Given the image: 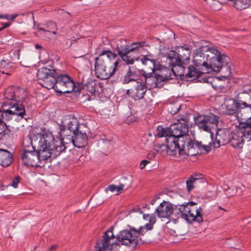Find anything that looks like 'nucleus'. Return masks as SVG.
I'll list each match as a JSON object with an SVG mask.
<instances>
[{"mask_svg": "<svg viewBox=\"0 0 251 251\" xmlns=\"http://www.w3.org/2000/svg\"><path fill=\"white\" fill-rule=\"evenodd\" d=\"M81 83L83 88L92 94H95L96 92H98L100 87V83H97L95 80L89 77V75H82Z\"/></svg>", "mask_w": 251, "mask_h": 251, "instance_id": "nucleus-27", "label": "nucleus"}, {"mask_svg": "<svg viewBox=\"0 0 251 251\" xmlns=\"http://www.w3.org/2000/svg\"><path fill=\"white\" fill-rule=\"evenodd\" d=\"M189 132V126L186 123H178L171 125L168 128H163L159 126L156 129V136L159 138L172 137L174 138L184 135Z\"/></svg>", "mask_w": 251, "mask_h": 251, "instance_id": "nucleus-8", "label": "nucleus"}, {"mask_svg": "<svg viewBox=\"0 0 251 251\" xmlns=\"http://www.w3.org/2000/svg\"><path fill=\"white\" fill-rule=\"evenodd\" d=\"M224 74V76L225 77H227L231 74V70L230 66L228 65V64L223 65L221 70Z\"/></svg>", "mask_w": 251, "mask_h": 251, "instance_id": "nucleus-42", "label": "nucleus"}, {"mask_svg": "<svg viewBox=\"0 0 251 251\" xmlns=\"http://www.w3.org/2000/svg\"><path fill=\"white\" fill-rule=\"evenodd\" d=\"M142 63L146 66L144 69L147 68V72H148V68L151 71V72H155V60H151L146 56H144L141 59Z\"/></svg>", "mask_w": 251, "mask_h": 251, "instance_id": "nucleus-37", "label": "nucleus"}, {"mask_svg": "<svg viewBox=\"0 0 251 251\" xmlns=\"http://www.w3.org/2000/svg\"><path fill=\"white\" fill-rule=\"evenodd\" d=\"M18 88L20 92L17 94H15L14 100L4 102L2 106L6 105V109H10V107L11 106L10 104H13L16 105L18 104L22 105L25 110V114L24 115V116L26 114V111L25 109V105L23 104V102L27 96V92L24 89Z\"/></svg>", "mask_w": 251, "mask_h": 251, "instance_id": "nucleus-29", "label": "nucleus"}, {"mask_svg": "<svg viewBox=\"0 0 251 251\" xmlns=\"http://www.w3.org/2000/svg\"><path fill=\"white\" fill-rule=\"evenodd\" d=\"M166 141L167 143L166 145L159 144L155 146L156 153H160L162 155L169 154L177 157L175 138L172 137H168L166 138Z\"/></svg>", "mask_w": 251, "mask_h": 251, "instance_id": "nucleus-16", "label": "nucleus"}, {"mask_svg": "<svg viewBox=\"0 0 251 251\" xmlns=\"http://www.w3.org/2000/svg\"><path fill=\"white\" fill-rule=\"evenodd\" d=\"M226 113L230 115H235L238 118V124L251 122V103L227 104Z\"/></svg>", "mask_w": 251, "mask_h": 251, "instance_id": "nucleus-7", "label": "nucleus"}, {"mask_svg": "<svg viewBox=\"0 0 251 251\" xmlns=\"http://www.w3.org/2000/svg\"><path fill=\"white\" fill-rule=\"evenodd\" d=\"M197 181V179L193 177L190 176L189 178L186 181V185L188 191H191L194 187V185L198 183Z\"/></svg>", "mask_w": 251, "mask_h": 251, "instance_id": "nucleus-41", "label": "nucleus"}, {"mask_svg": "<svg viewBox=\"0 0 251 251\" xmlns=\"http://www.w3.org/2000/svg\"><path fill=\"white\" fill-rule=\"evenodd\" d=\"M133 53H138V50L136 52H129L128 53L124 55V56H122L121 58L126 64H133L135 60H138V58L133 55Z\"/></svg>", "mask_w": 251, "mask_h": 251, "instance_id": "nucleus-39", "label": "nucleus"}, {"mask_svg": "<svg viewBox=\"0 0 251 251\" xmlns=\"http://www.w3.org/2000/svg\"><path fill=\"white\" fill-rule=\"evenodd\" d=\"M156 152H153L152 153H149L148 155H147V158H151L152 157H154V155L156 154Z\"/></svg>", "mask_w": 251, "mask_h": 251, "instance_id": "nucleus-52", "label": "nucleus"}, {"mask_svg": "<svg viewBox=\"0 0 251 251\" xmlns=\"http://www.w3.org/2000/svg\"><path fill=\"white\" fill-rule=\"evenodd\" d=\"M0 18L8 19V15H0Z\"/></svg>", "mask_w": 251, "mask_h": 251, "instance_id": "nucleus-55", "label": "nucleus"}, {"mask_svg": "<svg viewBox=\"0 0 251 251\" xmlns=\"http://www.w3.org/2000/svg\"><path fill=\"white\" fill-rule=\"evenodd\" d=\"M195 204L193 202L187 212L185 219L188 222L196 221L199 223H201L203 222L202 216V209L201 207H194Z\"/></svg>", "mask_w": 251, "mask_h": 251, "instance_id": "nucleus-23", "label": "nucleus"}, {"mask_svg": "<svg viewBox=\"0 0 251 251\" xmlns=\"http://www.w3.org/2000/svg\"><path fill=\"white\" fill-rule=\"evenodd\" d=\"M156 202V199H153L151 201V205H153L154 204V203H155Z\"/></svg>", "mask_w": 251, "mask_h": 251, "instance_id": "nucleus-57", "label": "nucleus"}, {"mask_svg": "<svg viewBox=\"0 0 251 251\" xmlns=\"http://www.w3.org/2000/svg\"><path fill=\"white\" fill-rule=\"evenodd\" d=\"M112 146L111 142L110 141H103L102 143V147L103 148V151H106L105 148H106L107 150H108L109 148H111Z\"/></svg>", "mask_w": 251, "mask_h": 251, "instance_id": "nucleus-46", "label": "nucleus"}, {"mask_svg": "<svg viewBox=\"0 0 251 251\" xmlns=\"http://www.w3.org/2000/svg\"><path fill=\"white\" fill-rule=\"evenodd\" d=\"M210 48L207 46H204L195 50L193 55V62L195 65L199 67L200 69H202L203 67H204L206 69L209 58L207 55L209 54Z\"/></svg>", "mask_w": 251, "mask_h": 251, "instance_id": "nucleus-15", "label": "nucleus"}, {"mask_svg": "<svg viewBox=\"0 0 251 251\" xmlns=\"http://www.w3.org/2000/svg\"><path fill=\"white\" fill-rule=\"evenodd\" d=\"M188 133V132L184 135H180L176 137L175 139L177 156L183 154H186L187 155H193V154L191 153L190 151L194 148L196 144L192 140Z\"/></svg>", "mask_w": 251, "mask_h": 251, "instance_id": "nucleus-12", "label": "nucleus"}, {"mask_svg": "<svg viewBox=\"0 0 251 251\" xmlns=\"http://www.w3.org/2000/svg\"><path fill=\"white\" fill-rule=\"evenodd\" d=\"M10 104V109H6V105L0 108V124L3 123V120L9 121L15 116L24 117L25 110L22 105Z\"/></svg>", "mask_w": 251, "mask_h": 251, "instance_id": "nucleus-14", "label": "nucleus"}, {"mask_svg": "<svg viewBox=\"0 0 251 251\" xmlns=\"http://www.w3.org/2000/svg\"><path fill=\"white\" fill-rule=\"evenodd\" d=\"M19 91L18 88L9 87L5 90L4 93V97L8 100H12L13 101L15 94H17L20 92Z\"/></svg>", "mask_w": 251, "mask_h": 251, "instance_id": "nucleus-36", "label": "nucleus"}, {"mask_svg": "<svg viewBox=\"0 0 251 251\" xmlns=\"http://www.w3.org/2000/svg\"><path fill=\"white\" fill-rule=\"evenodd\" d=\"M12 71V63L5 60L0 62V72L2 74L10 75Z\"/></svg>", "mask_w": 251, "mask_h": 251, "instance_id": "nucleus-35", "label": "nucleus"}, {"mask_svg": "<svg viewBox=\"0 0 251 251\" xmlns=\"http://www.w3.org/2000/svg\"><path fill=\"white\" fill-rule=\"evenodd\" d=\"M19 182V176H16L12 181V183L10 184V185L13 186L14 188H17Z\"/></svg>", "mask_w": 251, "mask_h": 251, "instance_id": "nucleus-47", "label": "nucleus"}, {"mask_svg": "<svg viewBox=\"0 0 251 251\" xmlns=\"http://www.w3.org/2000/svg\"><path fill=\"white\" fill-rule=\"evenodd\" d=\"M59 125L61 139L63 141L72 138V134L79 128V124L77 119L72 115L64 116Z\"/></svg>", "mask_w": 251, "mask_h": 251, "instance_id": "nucleus-5", "label": "nucleus"}, {"mask_svg": "<svg viewBox=\"0 0 251 251\" xmlns=\"http://www.w3.org/2000/svg\"><path fill=\"white\" fill-rule=\"evenodd\" d=\"M208 65L206 70L211 69L214 72L218 73L221 71L223 65L229 64L230 59L229 57L221 52L214 47L210 48Z\"/></svg>", "mask_w": 251, "mask_h": 251, "instance_id": "nucleus-6", "label": "nucleus"}, {"mask_svg": "<svg viewBox=\"0 0 251 251\" xmlns=\"http://www.w3.org/2000/svg\"><path fill=\"white\" fill-rule=\"evenodd\" d=\"M191 176L197 179V181L199 183L204 182L205 181L204 179L202 177V175L201 174H194L191 175Z\"/></svg>", "mask_w": 251, "mask_h": 251, "instance_id": "nucleus-45", "label": "nucleus"}, {"mask_svg": "<svg viewBox=\"0 0 251 251\" xmlns=\"http://www.w3.org/2000/svg\"><path fill=\"white\" fill-rule=\"evenodd\" d=\"M190 50L188 47L180 46L177 52L171 50L168 55V59L173 67L177 66L185 73L184 64H187L190 59Z\"/></svg>", "mask_w": 251, "mask_h": 251, "instance_id": "nucleus-4", "label": "nucleus"}, {"mask_svg": "<svg viewBox=\"0 0 251 251\" xmlns=\"http://www.w3.org/2000/svg\"><path fill=\"white\" fill-rule=\"evenodd\" d=\"M31 149V150H24V153L22 154V161L26 166L37 167L38 166L39 156L33 146Z\"/></svg>", "mask_w": 251, "mask_h": 251, "instance_id": "nucleus-19", "label": "nucleus"}, {"mask_svg": "<svg viewBox=\"0 0 251 251\" xmlns=\"http://www.w3.org/2000/svg\"><path fill=\"white\" fill-rule=\"evenodd\" d=\"M20 49L16 50L13 52V55L11 56L12 61H16L19 60L20 55Z\"/></svg>", "mask_w": 251, "mask_h": 251, "instance_id": "nucleus-44", "label": "nucleus"}, {"mask_svg": "<svg viewBox=\"0 0 251 251\" xmlns=\"http://www.w3.org/2000/svg\"><path fill=\"white\" fill-rule=\"evenodd\" d=\"M144 44L145 43L143 42H134L130 45H122L118 44L116 50L121 58L122 56H124V55L128 53L129 52H136L138 50L139 47L144 46Z\"/></svg>", "mask_w": 251, "mask_h": 251, "instance_id": "nucleus-24", "label": "nucleus"}, {"mask_svg": "<svg viewBox=\"0 0 251 251\" xmlns=\"http://www.w3.org/2000/svg\"><path fill=\"white\" fill-rule=\"evenodd\" d=\"M202 74V72L199 71L194 66L190 65L188 67L187 72L186 73L185 75L187 78L195 79L200 77Z\"/></svg>", "mask_w": 251, "mask_h": 251, "instance_id": "nucleus-34", "label": "nucleus"}, {"mask_svg": "<svg viewBox=\"0 0 251 251\" xmlns=\"http://www.w3.org/2000/svg\"><path fill=\"white\" fill-rule=\"evenodd\" d=\"M174 207L170 202L163 201L157 207L155 212L160 218H168L174 213Z\"/></svg>", "mask_w": 251, "mask_h": 251, "instance_id": "nucleus-26", "label": "nucleus"}, {"mask_svg": "<svg viewBox=\"0 0 251 251\" xmlns=\"http://www.w3.org/2000/svg\"><path fill=\"white\" fill-rule=\"evenodd\" d=\"M66 147H59L57 145V148H55L51 151L48 150V149H40L37 151L38 156H39V161L41 160H48L49 158H54L59 156L61 152L65 151Z\"/></svg>", "mask_w": 251, "mask_h": 251, "instance_id": "nucleus-21", "label": "nucleus"}, {"mask_svg": "<svg viewBox=\"0 0 251 251\" xmlns=\"http://www.w3.org/2000/svg\"><path fill=\"white\" fill-rule=\"evenodd\" d=\"M75 84L71 77L66 75L57 74L54 90L60 94L70 93L74 91Z\"/></svg>", "mask_w": 251, "mask_h": 251, "instance_id": "nucleus-13", "label": "nucleus"}, {"mask_svg": "<svg viewBox=\"0 0 251 251\" xmlns=\"http://www.w3.org/2000/svg\"><path fill=\"white\" fill-rule=\"evenodd\" d=\"M57 24L51 21L48 22L43 25V27H39L38 30L50 32L55 35L57 33Z\"/></svg>", "mask_w": 251, "mask_h": 251, "instance_id": "nucleus-33", "label": "nucleus"}, {"mask_svg": "<svg viewBox=\"0 0 251 251\" xmlns=\"http://www.w3.org/2000/svg\"><path fill=\"white\" fill-rule=\"evenodd\" d=\"M121 59L109 50H103L95 58V71L98 77L106 79L114 75L120 67Z\"/></svg>", "mask_w": 251, "mask_h": 251, "instance_id": "nucleus-2", "label": "nucleus"}, {"mask_svg": "<svg viewBox=\"0 0 251 251\" xmlns=\"http://www.w3.org/2000/svg\"><path fill=\"white\" fill-rule=\"evenodd\" d=\"M42 48V46L40 45L36 44L35 45V48L37 49H41Z\"/></svg>", "mask_w": 251, "mask_h": 251, "instance_id": "nucleus-56", "label": "nucleus"}, {"mask_svg": "<svg viewBox=\"0 0 251 251\" xmlns=\"http://www.w3.org/2000/svg\"><path fill=\"white\" fill-rule=\"evenodd\" d=\"M57 145L59 147H66L63 140L55 141L54 137L51 131L48 129L43 128L41 129V137L39 142V146L40 149H48L51 151L57 148Z\"/></svg>", "mask_w": 251, "mask_h": 251, "instance_id": "nucleus-11", "label": "nucleus"}, {"mask_svg": "<svg viewBox=\"0 0 251 251\" xmlns=\"http://www.w3.org/2000/svg\"><path fill=\"white\" fill-rule=\"evenodd\" d=\"M58 73L54 69L43 67L37 73L38 83L47 89H54Z\"/></svg>", "mask_w": 251, "mask_h": 251, "instance_id": "nucleus-9", "label": "nucleus"}, {"mask_svg": "<svg viewBox=\"0 0 251 251\" xmlns=\"http://www.w3.org/2000/svg\"><path fill=\"white\" fill-rule=\"evenodd\" d=\"M155 220L154 217H151L150 223L149 224H152V225L155 223Z\"/></svg>", "mask_w": 251, "mask_h": 251, "instance_id": "nucleus-54", "label": "nucleus"}, {"mask_svg": "<svg viewBox=\"0 0 251 251\" xmlns=\"http://www.w3.org/2000/svg\"><path fill=\"white\" fill-rule=\"evenodd\" d=\"M133 230L134 232H137V235H136V237L138 239V237L140 235H143L148 230H151L153 228L152 224H147L144 226H141L139 227L138 230H137L135 228L133 227Z\"/></svg>", "mask_w": 251, "mask_h": 251, "instance_id": "nucleus-38", "label": "nucleus"}, {"mask_svg": "<svg viewBox=\"0 0 251 251\" xmlns=\"http://www.w3.org/2000/svg\"><path fill=\"white\" fill-rule=\"evenodd\" d=\"M154 73L147 72V68L143 69L140 80L146 86L148 85L152 88H161L164 83H160V80L158 79V76L154 74Z\"/></svg>", "mask_w": 251, "mask_h": 251, "instance_id": "nucleus-18", "label": "nucleus"}, {"mask_svg": "<svg viewBox=\"0 0 251 251\" xmlns=\"http://www.w3.org/2000/svg\"><path fill=\"white\" fill-rule=\"evenodd\" d=\"M231 132L227 128L218 129L215 141L212 143L214 148L228 144Z\"/></svg>", "mask_w": 251, "mask_h": 251, "instance_id": "nucleus-22", "label": "nucleus"}, {"mask_svg": "<svg viewBox=\"0 0 251 251\" xmlns=\"http://www.w3.org/2000/svg\"><path fill=\"white\" fill-rule=\"evenodd\" d=\"M113 230L114 227H111L108 230L104 232L102 239L97 242L95 247V251H110L113 245L117 244L118 242L133 248L136 247L138 242L136 234L137 235L138 233L133 231L132 227L121 231L116 237L113 234Z\"/></svg>", "mask_w": 251, "mask_h": 251, "instance_id": "nucleus-1", "label": "nucleus"}, {"mask_svg": "<svg viewBox=\"0 0 251 251\" xmlns=\"http://www.w3.org/2000/svg\"><path fill=\"white\" fill-rule=\"evenodd\" d=\"M12 155L8 151L0 150V164L4 167L9 166L12 163Z\"/></svg>", "mask_w": 251, "mask_h": 251, "instance_id": "nucleus-32", "label": "nucleus"}, {"mask_svg": "<svg viewBox=\"0 0 251 251\" xmlns=\"http://www.w3.org/2000/svg\"><path fill=\"white\" fill-rule=\"evenodd\" d=\"M140 70L135 66H128L126 70V73L124 76L123 79V84H128L130 82L134 83L139 80L137 79Z\"/></svg>", "mask_w": 251, "mask_h": 251, "instance_id": "nucleus-28", "label": "nucleus"}, {"mask_svg": "<svg viewBox=\"0 0 251 251\" xmlns=\"http://www.w3.org/2000/svg\"><path fill=\"white\" fill-rule=\"evenodd\" d=\"M180 106H176L175 105H171V110H170V112L172 114L174 115L176 114L179 110Z\"/></svg>", "mask_w": 251, "mask_h": 251, "instance_id": "nucleus-48", "label": "nucleus"}, {"mask_svg": "<svg viewBox=\"0 0 251 251\" xmlns=\"http://www.w3.org/2000/svg\"><path fill=\"white\" fill-rule=\"evenodd\" d=\"M124 187V185L123 184H120L119 186L111 184L106 188L105 191L106 192L108 191H111L112 192L116 191V195H118L122 193Z\"/></svg>", "mask_w": 251, "mask_h": 251, "instance_id": "nucleus-40", "label": "nucleus"}, {"mask_svg": "<svg viewBox=\"0 0 251 251\" xmlns=\"http://www.w3.org/2000/svg\"><path fill=\"white\" fill-rule=\"evenodd\" d=\"M147 91V86L139 80L132 83V87L127 90L126 94L135 100H138L144 97Z\"/></svg>", "mask_w": 251, "mask_h": 251, "instance_id": "nucleus-17", "label": "nucleus"}, {"mask_svg": "<svg viewBox=\"0 0 251 251\" xmlns=\"http://www.w3.org/2000/svg\"><path fill=\"white\" fill-rule=\"evenodd\" d=\"M237 128V130L231 132L228 143L234 148L241 149L246 140L251 141V122H240Z\"/></svg>", "mask_w": 251, "mask_h": 251, "instance_id": "nucleus-3", "label": "nucleus"}, {"mask_svg": "<svg viewBox=\"0 0 251 251\" xmlns=\"http://www.w3.org/2000/svg\"><path fill=\"white\" fill-rule=\"evenodd\" d=\"M201 143L197 142L196 144V146L200 149H202L206 152H209L211 150L212 145L210 144V145H201Z\"/></svg>", "mask_w": 251, "mask_h": 251, "instance_id": "nucleus-43", "label": "nucleus"}, {"mask_svg": "<svg viewBox=\"0 0 251 251\" xmlns=\"http://www.w3.org/2000/svg\"><path fill=\"white\" fill-rule=\"evenodd\" d=\"M193 202L187 203L178 205H175L174 207V213L178 218L181 217L185 219L186 216V212H188L189 208Z\"/></svg>", "mask_w": 251, "mask_h": 251, "instance_id": "nucleus-31", "label": "nucleus"}, {"mask_svg": "<svg viewBox=\"0 0 251 251\" xmlns=\"http://www.w3.org/2000/svg\"><path fill=\"white\" fill-rule=\"evenodd\" d=\"M249 0V1L251 2V0Z\"/></svg>", "mask_w": 251, "mask_h": 251, "instance_id": "nucleus-58", "label": "nucleus"}, {"mask_svg": "<svg viewBox=\"0 0 251 251\" xmlns=\"http://www.w3.org/2000/svg\"><path fill=\"white\" fill-rule=\"evenodd\" d=\"M57 246L56 245H52L51 246L48 251H55Z\"/></svg>", "mask_w": 251, "mask_h": 251, "instance_id": "nucleus-51", "label": "nucleus"}, {"mask_svg": "<svg viewBox=\"0 0 251 251\" xmlns=\"http://www.w3.org/2000/svg\"><path fill=\"white\" fill-rule=\"evenodd\" d=\"M230 101L231 103L230 104L251 103V89L238 93L236 97L234 99H231Z\"/></svg>", "mask_w": 251, "mask_h": 251, "instance_id": "nucleus-30", "label": "nucleus"}, {"mask_svg": "<svg viewBox=\"0 0 251 251\" xmlns=\"http://www.w3.org/2000/svg\"><path fill=\"white\" fill-rule=\"evenodd\" d=\"M220 117L213 113L199 115L194 118L195 124L199 129L207 132H212V129L217 128Z\"/></svg>", "mask_w": 251, "mask_h": 251, "instance_id": "nucleus-10", "label": "nucleus"}, {"mask_svg": "<svg viewBox=\"0 0 251 251\" xmlns=\"http://www.w3.org/2000/svg\"><path fill=\"white\" fill-rule=\"evenodd\" d=\"M150 162L146 160H142L140 164V168L141 169H143L145 168V167L146 166V165L149 163Z\"/></svg>", "mask_w": 251, "mask_h": 251, "instance_id": "nucleus-49", "label": "nucleus"}, {"mask_svg": "<svg viewBox=\"0 0 251 251\" xmlns=\"http://www.w3.org/2000/svg\"><path fill=\"white\" fill-rule=\"evenodd\" d=\"M18 16V15L17 14L11 15L10 18V20L13 21Z\"/></svg>", "mask_w": 251, "mask_h": 251, "instance_id": "nucleus-53", "label": "nucleus"}, {"mask_svg": "<svg viewBox=\"0 0 251 251\" xmlns=\"http://www.w3.org/2000/svg\"><path fill=\"white\" fill-rule=\"evenodd\" d=\"M72 138L67 140H65L63 142L65 144L73 143V144L78 148H81L85 147L87 144L88 138L85 133H83L79 129L75 131L72 135Z\"/></svg>", "mask_w": 251, "mask_h": 251, "instance_id": "nucleus-20", "label": "nucleus"}, {"mask_svg": "<svg viewBox=\"0 0 251 251\" xmlns=\"http://www.w3.org/2000/svg\"><path fill=\"white\" fill-rule=\"evenodd\" d=\"M175 76L184 75V74L182 72L179 74H176L174 69H170L169 68L163 66H161L158 69L155 70L154 75L158 76V79L160 80V83H163L166 80H169L172 78V74Z\"/></svg>", "mask_w": 251, "mask_h": 251, "instance_id": "nucleus-25", "label": "nucleus"}, {"mask_svg": "<svg viewBox=\"0 0 251 251\" xmlns=\"http://www.w3.org/2000/svg\"><path fill=\"white\" fill-rule=\"evenodd\" d=\"M10 23H8V22L6 23H3L2 27L0 28V31L5 28L9 27L10 26Z\"/></svg>", "mask_w": 251, "mask_h": 251, "instance_id": "nucleus-50", "label": "nucleus"}]
</instances>
